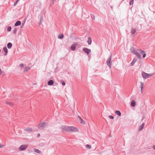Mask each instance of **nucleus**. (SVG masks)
<instances>
[{
	"instance_id": "nucleus-1",
	"label": "nucleus",
	"mask_w": 155,
	"mask_h": 155,
	"mask_svg": "<svg viewBox=\"0 0 155 155\" xmlns=\"http://www.w3.org/2000/svg\"><path fill=\"white\" fill-rule=\"evenodd\" d=\"M63 130L68 132H75L79 131L78 130L76 127L73 126H62L61 127Z\"/></svg>"
},
{
	"instance_id": "nucleus-2",
	"label": "nucleus",
	"mask_w": 155,
	"mask_h": 155,
	"mask_svg": "<svg viewBox=\"0 0 155 155\" xmlns=\"http://www.w3.org/2000/svg\"><path fill=\"white\" fill-rule=\"evenodd\" d=\"M153 74H148L144 72L142 73V76L144 79H146L152 76L153 75Z\"/></svg>"
},
{
	"instance_id": "nucleus-3",
	"label": "nucleus",
	"mask_w": 155,
	"mask_h": 155,
	"mask_svg": "<svg viewBox=\"0 0 155 155\" xmlns=\"http://www.w3.org/2000/svg\"><path fill=\"white\" fill-rule=\"evenodd\" d=\"M47 125L48 123L47 122H43L42 123H40L38 124V126L39 127L38 128L39 129V128H40L41 129H43Z\"/></svg>"
},
{
	"instance_id": "nucleus-4",
	"label": "nucleus",
	"mask_w": 155,
	"mask_h": 155,
	"mask_svg": "<svg viewBox=\"0 0 155 155\" xmlns=\"http://www.w3.org/2000/svg\"><path fill=\"white\" fill-rule=\"evenodd\" d=\"M111 59L112 55L111 54L109 58H108L106 61L107 65L110 68H111Z\"/></svg>"
},
{
	"instance_id": "nucleus-5",
	"label": "nucleus",
	"mask_w": 155,
	"mask_h": 155,
	"mask_svg": "<svg viewBox=\"0 0 155 155\" xmlns=\"http://www.w3.org/2000/svg\"><path fill=\"white\" fill-rule=\"evenodd\" d=\"M28 147V145L26 144L22 145L20 146L18 148L19 151H23L25 150Z\"/></svg>"
},
{
	"instance_id": "nucleus-6",
	"label": "nucleus",
	"mask_w": 155,
	"mask_h": 155,
	"mask_svg": "<svg viewBox=\"0 0 155 155\" xmlns=\"http://www.w3.org/2000/svg\"><path fill=\"white\" fill-rule=\"evenodd\" d=\"M83 50L86 53H87V55H89V53L91 52V50L90 49H88L86 48H84Z\"/></svg>"
},
{
	"instance_id": "nucleus-7",
	"label": "nucleus",
	"mask_w": 155,
	"mask_h": 155,
	"mask_svg": "<svg viewBox=\"0 0 155 155\" xmlns=\"http://www.w3.org/2000/svg\"><path fill=\"white\" fill-rule=\"evenodd\" d=\"M78 45L77 43L74 44H73L71 46V49L72 51H74L76 49V46Z\"/></svg>"
},
{
	"instance_id": "nucleus-8",
	"label": "nucleus",
	"mask_w": 155,
	"mask_h": 155,
	"mask_svg": "<svg viewBox=\"0 0 155 155\" xmlns=\"http://www.w3.org/2000/svg\"><path fill=\"white\" fill-rule=\"evenodd\" d=\"M137 58H134L130 64L131 65V66H133L134 64L137 61Z\"/></svg>"
},
{
	"instance_id": "nucleus-9",
	"label": "nucleus",
	"mask_w": 155,
	"mask_h": 155,
	"mask_svg": "<svg viewBox=\"0 0 155 155\" xmlns=\"http://www.w3.org/2000/svg\"><path fill=\"white\" fill-rule=\"evenodd\" d=\"M134 54H135L136 56L140 59H141L142 58L139 53L136 51Z\"/></svg>"
},
{
	"instance_id": "nucleus-10",
	"label": "nucleus",
	"mask_w": 155,
	"mask_h": 155,
	"mask_svg": "<svg viewBox=\"0 0 155 155\" xmlns=\"http://www.w3.org/2000/svg\"><path fill=\"white\" fill-rule=\"evenodd\" d=\"M144 86V84L142 82H140V87H141V93L142 94L143 91V88Z\"/></svg>"
},
{
	"instance_id": "nucleus-11",
	"label": "nucleus",
	"mask_w": 155,
	"mask_h": 155,
	"mask_svg": "<svg viewBox=\"0 0 155 155\" xmlns=\"http://www.w3.org/2000/svg\"><path fill=\"white\" fill-rule=\"evenodd\" d=\"M3 50L5 51V54H4V55L5 56H6L7 55V54L8 53V49H7V48L5 47H4L3 48Z\"/></svg>"
},
{
	"instance_id": "nucleus-12",
	"label": "nucleus",
	"mask_w": 155,
	"mask_h": 155,
	"mask_svg": "<svg viewBox=\"0 0 155 155\" xmlns=\"http://www.w3.org/2000/svg\"><path fill=\"white\" fill-rule=\"evenodd\" d=\"M136 32V30L134 28H132L131 30V33L132 35H133Z\"/></svg>"
},
{
	"instance_id": "nucleus-13",
	"label": "nucleus",
	"mask_w": 155,
	"mask_h": 155,
	"mask_svg": "<svg viewBox=\"0 0 155 155\" xmlns=\"http://www.w3.org/2000/svg\"><path fill=\"white\" fill-rule=\"evenodd\" d=\"M54 84V81L52 80H50L48 82V84L49 85H51Z\"/></svg>"
},
{
	"instance_id": "nucleus-14",
	"label": "nucleus",
	"mask_w": 155,
	"mask_h": 155,
	"mask_svg": "<svg viewBox=\"0 0 155 155\" xmlns=\"http://www.w3.org/2000/svg\"><path fill=\"white\" fill-rule=\"evenodd\" d=\"M145 124L143 123L142 124L140 127L139 130L140 131L142 130Z\"/></svg>"
},
{
	"instance_id": "nucleus-15",
	"label": "nucleus",
	"mask_w": 155,
	"mask_h": 155,
	"mask_svg": "<svg viewBox=\"0 0 155 155\" xmlns=\"http://www.w3.org/2000/svg\"><path fill=\"white\" fill-rule=\"evenodd\" d=\"M21 24V22L19 21H18L15 24V26L20 25Z\"/></svg>"
},
{
	"instance_id": "nucleus-16",
	"label": "nucleus",
	"mask_w": 155,
	"mask_h": 155,
	"mask_svg": "<svg viewBox=\"0 0 155 155\" xmlns=\"http://www.w3.org/2000/svg\"><path fill=\"white\" fill-rule=\"evenodd\" d=\"M130 51L133 54H134L137 51L134 48V47L131 48L130 49Z\"/></svg>"
},
{
	"instance_id": "nucleus-17",
	"label": "nucleus",
	"mask_w": 155,
	"mask_h": 155,
	"mask_svg": "<svg viewBox=\"0 0 155 155\" xmlns=\"http://www.w3.org/2000/svg\"><path fill=\"white\" fill-rule=\"evenodd\" d=\"M136 103L134 100H132L131 102V105L132 107H134L135 106Z\"/></svg>"
},
{
	"instance_id": "nucleus-18",
	"label": "nucleus",
	"mask_w": 155,
	"mask_h": 155,
	"mask_svg": "<svg viewBox=\"0 0 155 155\" xmlns=\"http://www.w3.org/2000/svg\"><path fill=\"white\" fill-rule=\"evenodd\" d=\"M12 44L11 43L9 42L7 44V47L8 48H11L12 47Z\"/></svg>"
},
{
	"instance_id": "nucleus-19",
	"label": "nucleus",
	"mask_w": 155,
	"mask_h": 155,
	"mask_svg": "<svg viewBox=\"0 0 155 155\" xmlns=\"http://www.w3.org/2000/svg\"><path fill=\"white\" fill-rule=\"evenodd\" d=\"M6 104H7L9 105L10 106H12L14 105V104L13 103L10 102L9 101H6Z\"/></svg>"
},
{
	"instance_id": "nucleus-20",
	"label": "nucleus",
	"mask_w": 155,
	"mask_h": 155,
	"mask_svg": "<svg viewBox=\"0 0 155 155\" xmlns=\"http://www.w3.org/2000/svg\"><path fill=\"white\" fill-rule=\"evenodd\" d=\"M115 113L118 116H120L121 115V113L119 110H116L115 111Z\"/></svg>"
},
{
	"instance_id": "nucleus-21",
	"label": "nucleus",
	"mask_w": 155,
	"mask_h": 155,
	"mask_svg": "<svg viewBox=\"0 0 155 155\" xmlns=\"http://www.w3.org/2000/svg\"><path fill=\"white\" fill-rule=\"evenodd\" d=\"M78 117L79 119L81 120V123L83 124H85V122L81 118V117L80 116H78Z\"/></svg>"
},
{
	"instance_id": "nucleus-22",
	"label": "nucleus",
	"mask_w": 155,
	"mask_h": 155,
	"mask_svg": "<svg viewBox=\"0 0 155 155\" xmlns=\"http://www.w3.org/2000/svg\"><path fill=\"white\" fill-rule=\"evenodd\" d=\"M30 69V67H27L25 68L24 70V72H26L28 71Z\"/></svg>"
},
{
	"instance_id": "nucleus-23",
	"label": "nucleus",
	"mask_w": 155,
	"mask_h": 155,
	"mask_svg": "<svg viewBox=\"0 0 155 155\" xmlns=\"http://www.w3.org/2000/svg\"><path fill=\"white\" fill-rule=\"evenodd\" d=\"M24 130L28 131H31L32 130V128H27L25 129Z\"/></svg>"
},
{
	"instance_id": "nucleus-24",
	"label": "nucleus",
	"mask_w": 155,
	"mask_h": 155,
	"mask_svg": "<svg viewBox=\"0 0 155 155\" xmlns=\"http://www.w3.org/2000/svg\"><path fill=\"white\" fill-rule=\"evenodd\" d=\"M87 43L89 45H91V37H89L88 38Z\"/></svg>"
},
{
	"instance_id": "nucleus-25",
	"label": "nucleus",
	"mask_w": 155,
	"mask_h": 155,
	"mask_svg": "<svg viewBox=\"0 0 155 155\" xmlns=\"http://www.w3.org/2000/svg\"><path fill=\"white\" fill-rule=\"evenodd\" d=\"M64 37V36L63 34H61L60 35H59L58 36V38L59 39H61Z\"/></svg>"
},
{
	"instance_id": "nucleus-26",
	"label": "nucleus",
	"mask_w": 155,
	"mask_h": 155,
	"mask_svg": "<svg viewBox=\"0 0 155 155\" xmlns=\"http://www.w3.org/2000/svg\"><path fill=\"white\" fill-rule=\"evenodd\" d=\"M35 151L36 152V153H41V151L39 150L38 149H35Z\"/></svg>"
},
{
	"instance_id": "nucleus-27",
	"label": "nucleus",
	"mask_w": 155,
	"mask_h": 155,
	"mask_svg": "<svg viewBox=\"0 0 155 155\" xmlns=\"http://www.w3.org/2000/svg\"><path fill=\"white\" fill-rule=\"evenodd\" d=\"M11 26H8L7 27V30L8 31H10L11 30Z\"/></svg>"
},
{
	"instance_id": "nucleus-28",
	"label": "nucleus",
	"mask_w": 155,
	"mask_h": 155,
	"mask_svg": "<svg viewBox=\"0 0 155 155\" xmlns=\"http://www.w3.org/2000/svg\"><path fill=\"white\" fill-rule=\"evenodd\" d=\"M138 51H139L140 53L141 54H143L144 52H145L141 50H138Z\"/></svg>"
},
{
	"instance_id": "nucleus-29",
	"label": "nucleus",
	"mask_w": 155,
	"mask_h": 155,
	"mask_svg": "<svg viewBox=\"0 0 155 155\" xmlns=\"http://www.w3.org/2000/svg\"><path fill=\"white\" fill-rule=\"evenodd\" d=\"M134 0H130V5H132L133 4Z\"/></svg>"
},
{
	"instance_id": "nucleus-30",
	"label": "nucleus",
	"mask_w": 155,
	"mask_h": 155,
	"mask_svg": "<svg viewBox=\"0 0 155 155\" xmlns=\"http://www.w3.org/2000/svg\"><path fill=\"white\" fill-rule=\"evenodd\" d=\"M86 147L89 149H90L91 147V146L90 145L88 144H87L86 145Z\"/></svg>"
},
{
	"instance_id": "nucleus-31",
	"label": "nucleus",
	"mask_w": 155,
	"mask_h": 155,
	"mask_svg": "<svg viewBox=\"0 0 155 155\" xmlns=\"http://www.w3.org/2000/svg\"><path fill=\"white\" fill-rule=\"evenodd\" d=\"M109 117L110 119H114V117L113 116H111V115H109Z\"/></svg>"
},
{
	"instance_id": "nucleus-32",
	"label": "nucleus",
	"mask_w": 155,
	"mask_h": 155,
	"mask_svg": "<svg viewBox=\"0 0 155 155\" xmlns=\"http://www.w3.org/2000/svg\"><path fill=\"white\" fill-rule=\"evenodd\" d=\"M17 31V29L16 28H15L14 29V30L13 31V33L15 34Z\"/></svg>"
},
{
	"instance_id": "nucleus-33",
	"label": "nucleus",
	"mask_w": 155,
	"mask_h": 155,
	"mask_svg": "<svg viewBox=\"0 0 155 155\" xmlns=\"http://www.w3.org/2000/svg\"><path fill=\"white\" fill-rule=\"evenodd\" d=\"M146 54H145V52H144L143 54V58H145L146 57Z\"/></svg>"
},
{
	"instance_id": "nucleus-34",
	"label": "nucleus",
	"mask_w": 155,
	"mask_h": 155,
	"mask_svg": "<svg viewBox=\"0 0 155 155\" xmlns=\"http://www.w3.org/2000/svg\"><path fill=\"white\" fill-rule=\"evenodd\" d=\"M18 2V1L17 0H16V1L14 2V6L15 5L17 4Z\"/></svg>"
},
{
	"instance_id": "nucleus-35",
	"label": "nucleus",
	"mask_w": 155,
	"mask_h": 155,
	"mask_svg": "<svg viewBox=\"0 0 155 155\" xmlns=\"http://www.w3.org/2000/svg\"><path fill=\"white\" fill-rule=\"evenodd\" d=\"M24 66V64H23L22 63H21L20 64V67L21 68H22V67H23Z\"/></svg>"
},
{
	"instance_id": "nucleus-36",
	"label": "nucleus",
	"mask_w": 155,
	"mask_h": 155,
	"mask_svg": "<svg viewBox=\"0 0 155 155\" xmlns=\"http://www.w3.org/2000/svg\"><path fill=\"white\" fill-rule=\"evenodd\" d=\"M43 20V17L42 16L40 18V22H41Z\"/></svg>"
},
{
	"instance_id": "nucleus-37",
	"label": "nucleus",
	"mask_w": 155,
	"mask_h": 155,
	"mask_svg": "<svg viewBox=\"0 0 155 155\" xmlns=\"http://www.w3.org/2000/svg\"><path fill=\"white\" fill-rule=\"evenodd\" d=\"M91 17L93 19H95V16L94 15H91Z\"/></svg>"
},
{
	"instance_id": "nucleus-38",
	"label": "nucleus",
	"mask_w": 155,
	"mask_h": 155,
	"mask_svg": "<svg viewBox=\"0 0 155 155\" xmlns=\"http://www.w3.org/2000/svg\"><path fill=\"white\" fill-rule=\"evenodd\" d=\"M62 85H63V86L65 85V82H64V81H63L62 82Z\"/></svg>"
},
{
	"instance_id": "nucleus-39",
	"label": "nucleus",
	"mask_w": 155,
	"mask_h": 155,
	"mask_svg": "<svg viewBox=\"0 0 155 155\" xmlns=\"http://www.w3.org/2000/svg\"><path fill=\"white\" fill-rule=\"evenodd\" d=\"M2 73V72L1 69L0 68V75H1Z\"/></svg>"
},
{
	"instance_id": "nucleus-40",
	"label": "nucleus",
	"mask_w": 155,
	"mask_h": 155,
	"mask_svg": "<svg viewBox=\"0 0 155 155\" xmlns=\"http://www.w3.org/2000/svg\"><path fill=\"white\" fill-rule=\"evenodd\" d=\"M4 146V145H1V144H0V148H2Z\"/></svg>"
},
{
	"instance_id": "nucleus-41",
	"label": "nucleus",
	"mask_w": 155,
	"mask_h": 155,
	"mask_svg": "<svg viewBox=\"0 0 155 155\" xmlns=\"http://www.w3.org/2000/svg\"><path fill=\"white\" fill-rule=\"evenodd\" d=\"M40 136V134H37V137H39Z\"/></svg>"
},
{
	"instance_id": "nucleus-42",
	"label": "nucleus",
	"mask_w": 155,
	"mask_h": 155,
	"mask_svg": "<svg viewBox=\"0 0 155 155\" xmlns=\"http://www.w3.org/2000/svg\"><path fill=\"white\" fill-rule=\"evenodd\" d=\"M153 148L154 149V150H155V145H154L153 147Z\"/></svg>"
},
{
	"instance_id": "nucleus-43",
	"label": "nucleus",
	"mask_w": 155,
	"mask_h": 155,
	"mask_svg": "<svg viewBox=\"0 0 155 155\" xmlns=\"http://www.w3.org/2000/svg\"><path fill=\"white\" fill-rule=\"evenodd\" d=\"M144 119V117H143L142 119V120H141V121H142Z\"/></svg>"
},
{
	"instance_id": "nucleus-44",
	"label": "nucleus",
	"mask_w": 155,
	"mask_h": 155,
	"mask_svg": "<svg viewBox=\"0 0 155 155\" xmlns=\"http://www.w3.org/2000/svg\"><path fill=\"white\" fill-rule=\"evenodd\" d=\"M111 8H112V7L111 6Z\"/></svg>"
},
{
	"instance_id": "nucleus-45",
	"label": "nucleus",
	"mask_w": 155,
	"mask_h": 155,
	"mask_svg": "<svg viewBox=\"0 0 155 155\" xmlns=\"http://www.w3.org/2000/svg\"><path fill=\"white\" fill-rule=\"evenodd\" d=\"M23 25H24V24H22V26H23Z\"/></svg>"
}]
</instances>
